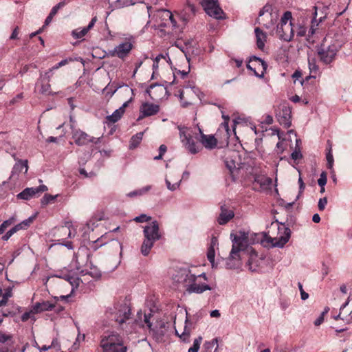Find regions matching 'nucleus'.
<instances>
[{"mask_svg":"<svg viewBox=\"0 0 352 352\" xmlns=\"http://www.w3.org/2000/svg\"><path fill=\"white\" fill-rule=\"evenodd\" d=\"M143 233L144 239L141 246V253L144 256H147L153 247L154 243L162 237L158 222L153 221L144 226Z\"/></svg>","mask_w":352,"mask_h":352,"instance_id":"f257e3e1","label":"nucleus"},{"mask_svg":"<svg viewBox=\"0 0 352 352\" xmlns=\"http://www.w3.org/2000/svg\"><path fill=\"white\" fill-rule=\"evenodd\" d=\"M226 155L229 153V157L225 160L226 168L228 170L232 182H236L239 179H245V165L239 162V155L235 151H230L226 148L224 151Z\"/></svg>","mask_w":352,"mask_h":352,"instance_id":"f03ea898","label":"nucleus"},{"mask_svg":"<svg viewBox=\"0 0 352 352\" xmlns=\"http://www.w3.org/2000/svg\"><path fill=\"white\" fill-rule=\"evenodd\" d=\"M102 352H126V347L123 345L122 339L116 333L103 336L100 341Z\"/></svg>","mask_w":352,"mask_h":352,"instance_id":"7ed1b4c3","label":"nucleus"},{"mask_svg":"<svg viewBox=\"0 0 352 352\" xmlns=\"http://www.w3.org/2000/svg\"><path fill=\"white\" fill-rule=\"evenodd\" d=\"M292 12L287 11L280 19V23L277 26L276 33L280 39L289 42L294 37V29L292 23Z\"/></svg>","mask_w":352,"mask_h":352,"instance_id":"20e7f679","label":"nucleus"},{"mask_svg":"<svg viewBox=\"0 0 352 352\" xmlns=\"http://www.w3.org/2000/svg\"><path fill=\"white\" fill-rule=\"evenodd\" d=\"M108 311L114 316L115 320L119 324L126 322L131 315V308L125 301L115 303L113 307L109 308Z\"/></svg>","mask_w":352,"mask_h":352,"instance_id":"39448f33","label":"nucleus"},{"mask_svg":"<svg viewBox=\"0 0 352 352\" xmlns=\"http://www.w3.org/2000/svg\"><path fill=\"white\" fill-rule=\"evenodd\" d=\"M72 129V138L74 143L78 146L88 145L89 143L98 144L100 142L101 138L91 136L80 129L75 128L73 124L70 126Z\"/></svg>","mask_w":352,"mask_h":352,"instance_id":"423d86ee","label":"nucleus"},{"mask_svg":"<svg viewBox=\"0 0 352 352\" xmlns=\"http://www.w3.org/2000/svg\"><path fill=\"white\" fill-rule=\"evenodd\" d=\"M272 7L271 5L266 4L260 10L257 21L259 24L265 28H271L276 22V15L272 13Z\"/></svg>","mask_w":352,"mask_h":352,"instance_id":"0eeeda50","label":"nucleus"},{"mask_svg":"<svg viewBox=\"0 0 352 352\" xmlns=\"http://www.w3.org/2000/svg\"><path fill=\"white\" fill-rule=\"evenodd\" d=\"M194 275L189 269L180 268L173 274L172 279L174 283L186 289L187 285L192 283Z\"/></svg>","mask_w":352,"mask_h":352,"instance_id":"6e6552de","label":"nucleus"},{"mask_svg":"<svg viewBox=\"0 0 352 352\" xmlns=\"http://www.w3.org/2000/svg\"><path fill=\"white\" fill-rule=\"evenodd\" d=\"M267 67V63L260 58L252 56L250 58L247 68L253 72L254 74L258 77L263 78Z\"/></svg>","mask_w":352,"mask_h":352,"instance_id":"1a4fd4ad","label":"nucleus"},{"mask_svg":"<svg viewBox=\"0 0 352 352\" xmlns=\"http://www.w3.org/2000/svg\"><path fill=\"white\" fill-rule=\"evenodd\" d=\"M337 49L334 45L326 46L322 44L317 50V53L320 60L325 64L333 61L336 55Z\"/></svg>","mask_w":352,"mask_h":352,"instance_id":"9d476101","label":"nucleus"},{"mask_svg":"<svg viewBox=\"0 0 352 352\" xmlns=\"http://www.w3.org/2000/svg\"><path fill=\"white\" fill-rule=\"evenodd\" d=\"M201 5L209 16L217 20L220 19L219 0H202Z\"/></svg>","mask_w":352,"mask_h":352,"instance_id":"9b49d317","label":"nucleus"},{"mask_svg":"<svg viewBox=\"0 0 352 352\" xmlns=\"http://www.w3.org/2000/svg\"><path fill=\"white\" fill-rule=\"evenodd\" d=\"M290 107L285 104H280L276 113V118L278 122L285 128H289L292 124Z\"/></svg>","mask_w":352,"mask_h":352,"instance_id":"f8f14e48","label":"nucleus"},{"mask_svg":"<svg viewBox=\"0 0 352 352\" xmlns=\"http://www.w3.org/2000/svg\"><path fill=\"white\" fill-rule=\"evenodd\" d=\"M199 134H195V138L206 148L212 149L217 144V140L213 135H206L203 133L199 126H197Z\"/></svg>","mask_w":352,"mask_h":352,"instance_id":"ddd939ff","label":"nucleus"},{"mask_svg":"<svg viewBox=\"0 0 352 352\" xmlns=\"http://www.w3.org/2000/svg\"><path fill=\"white\" fill-rule=\"evenodd\" d=\"M178 129L181 141L184 143L186 148L191 153H197L199 149L195 143L192 140L190 135L188 133V129L186 127L178 126Z\"/></svg>","mask_w":352,"mask_h":352,"instance_id":"4468645a","label":"nucleus"},{"mask_svg":"<svg viewBox=\"0 0 352 352\" xmlns=\"http://www.w3.org/2000/svg\"><path fill=\"white\" fill-rule=\"evenodd\" d=\"M177 96L179 97L183 107H187L191 104L192 100L197 96L195 87H186L184 90H179Z\"/></svg>","mask_w":352,"mask_h":352,"instance_id":"2eb2a0df","label":"nucleus"},{"mask_svg":"<svg viewBox=\"0 0 352 352\" xmlns=\"http://www.w3.org/2000/svg\"><path fill=\"white\" fill-rule=\"evenodd\" d=\"M201 276H205L204 274H199L198 276L194 275V278L192 280V283L188 284L186 290L188 293H196L201 294L206 290L210 289L208 285L200 283L197 281V279Z\"/></svg>","mask_w":352,"mask_h":352,"instance_id":"dca6fc26","label":"nucleus"},{"mask_svg":"<svg viewBox=\"0 0 352 352\" xmlns=\"http://www.w3.org/2000/svg\"><path fill=\"white\" fill-rule=\"evenodd\" d=\"M160 111V106L151 102H144L140 107V116L138 120L145 117L151 116L157 113Z\"/></svg>","mask_w":352,"mask_h":352,"instance_id":"f3484780","label":"nucleus"},{"mask_svg":"<svg viewBox=\"0 0 352 352\" xmlns=\"http://www.w3.org/2000/svg\"><path fill=\"white\" fill-rule=\"evenodd\" d=\"M47 187L45 185H41L36 188H26L22 192L17 195V198L24 200H29L43 192L47 191Z\"/></svg>","mask_w":352,"mask_h":352,"instance_id":"a211bd4d","label":"nucleus"},{"mask_svg":"<svg viewBox=\"0 0 352 352\" xmlns=\"http://www.w3.org/2000/svg\"><path fill=\"white\" fill-rule=\"evenodd\" d=\"M230 237L233 242L232 246L236 247L239 251H242L245 249L248 241V234L247 233L241 231L236 235L231 233Z\"/></svg>","mask_w":352,"mask_h":352,"instance_id":"6ab92c4d","label":"nucleus"},{"mask_svg":"<svg viewBox=\"0 0 352 352\" xmlns=\"http://www.w3.org/2000/svg\"><path fill=\"white\" fill-rule=\"evenodd\" d=\"M236 247L232 246L229 257L226 259V266L230 269L238 268L241 266L240 253Z\"/></svg>","mask_w":352,"mask_h":352,"instance_id":"aec40b11","label":"nucleus"},{"mask_svg":"<svg viewBox=\"0 0 352 352\" xmlns=\"http://www.w3.org/2000/svg\"><path fill=\"white\" fill-rule=\"evenodd\" d=\"M223 122L221 123V128H223L226 133V136L228 138H230L232 135L236 136V125L237 122L235 120H230L228 116H221Z\"/></svg>","mask_w":352,"mask_h":352,"instance_id":"412c9836","label":"nucleus"},{"mask_svg":"<svg viewBox=\"0 0 352 352\" xmlns=\"http://www.w3.org/2000/svg\"><path fill=\"white\" fill-rule=\"evenodd\" d=\"M291 231L288 228H284L283 234L275 238H270L268 240L273 247L283 248L289 241Z\"/></svg>","mask_w":352,"mask_h":352,"instance_id":"4be33fe9","label":"nucleus"},{"mask_svg":"<svg viewBox=\"0 0 352 352\" xmlns=\"http://www.w3.org/2000/svg\"><path fill=\"white\" fill-rule=\"evenodd\" d=\"M133 45L130 42H124L116 46L113 51V56L120 58L126 57L132 50Z\"/></svg>","mask_w":352,"mask_h":352,"instance_id":"5701e85b","label":"nucleus"},{"mask_svg":"<svg viewBox=\"0 0 352 352\" xmlns=\"http://www.w3.org/2000/svg\"><path fill=\"white\" fill-rule=\"evenodd\" d=\"M146 92L153 100H158L163 97L166 93V88L161 85H151Z\"/></svg>","mask_w":352,"mask_h":352,"instance_id":"b1692460","label":"nucleus"},{"mask_svg":"<svg viewBox=\"0 0 352 352\" xmlns=\"http://www.w3.org/2000/svg\"><path fill=\"white\" fill-rule=\"evenodd\" d=\"M132 101V97L122 104L118 109H116L111 115L107 117V120L111 123H115L118 121L123 113H124L125 108L129 105V102Z\"/></svg>","mask_w":352,"mask_h":352,"instance_id":"393cba45","label":"nucleus"},{"mask_svg":"<svg viewBox=\"0 0 352 352\" xmlns=\"http://www.w3.org/2000/svg\"><path fill=\"white\" fill-rule=\"evenodd\" d=\"M97 21V17H94L87 27L83 28L82 29H76L72 31V36L75 38H82L84 36L87 34V33L89 32V30L92 28L95 24V23Z\"/></svg>","mask_w":352,"mask_h":352,"instance_id":"a878e982","label":"nucleus"},{"mask_svg":"<svg viewBox=\"0 0 352 352\" xmlns=\"http://www.w3.org/2000/svg\"><path fill=\"white\" fill-rule=\"evenodd\" d=\"M24 169V173L26 174L28 170V162L27 160H18L14 165L11 177H14L16 174L19 175Z\"/></svg>","mask_w":352,"mask_h":352,"instance_id":"bb28decb","label":"nucleus"},{"mask_svg":"<svg viewBox=\"0 0 352 352\" xmlns=\"http://www.w3.org/2000/svg\"><path fill=\"white\" fill-rule=\"evenodd\" d=\"M349 302V298H348L347 301L341 306L340 313L333 317L336 320L341 319L347 324L352 322V311L349 314H345L344 311V308L348 305Z\"/></svg>","mask_w":352,"mask_h":352,"instance_id":"cd10ccee","label":"nucleus"},{"mask_svg":"<svg viewBox=\"0 0 352 352\" xmlns=\"http://www.w3.org/2000/svg\"><path fill=\"white\" fill-rule=\"evenodd\" d=\"M255 36L256 38V45L259 50H263L265 47V43L267 41V35L259 28L254 29Z\"/></svg>","mask_w":352,"mask_h":352,"instance_id":"c85d7f7f","label":"nucleus"},{"mask_svg":"<svg viewBox=\"0 0 352 352\" xmlns=\"http://www.w3.org/2000/svg\"><path fill=\"white\" fill-rule=\"evenodd\" d=\"M254 182L258 184L262 190H267L271 187L272 179L265 175H256L254 177Z\"/></svg>","mask_w":352,"mask_h":352,"instance_id":"c756f323","label":"nucleus"},{"mask_svg":"<svg viewBox=\"0 0 352 352\" xmlns=\"http://www.w3.org/2000/svg\"><path fill=\"white\" fill-rule=\"evenodd\" d=\"M218 246V238L217 236H213L211 239L210 245L208 250L207 257L212 266L214 265V247Z\"/></svg>","mask_w":352,"mask_h":352,"instance_id":"7c9ffc66","label":"nucleus"},{"mask_svg":"<svg viewBox=\"0 0 352 352\" xmlns=\"http://www.w3.org/2000/svg\"><path fill=\"white\" fill-rule=\"evenodd\" d=\"M54 307V305L49 301H43L41 302H36L32 307L34 309V311L38 314L43 311L52 310Z\"/></svg>","mask_w":352,"mask_h":352,"instance_id":"2f4dec72","label":"nucleus"},{"mask_svg":"<svg viewBox=\"0 0 352 352\" xmlns=\"http://www.w3.org/2000/svg\"><path fill=\"white\" fill-rule=\"evenodd\" d=\"M204 347L205 352H218V349H219L218 338L216 337L210 341H206L204 344Z\"/></svg>","mask_w":352,"mask_h":352,"instance_id":"473e14b6","label":"nucleus"},{"mask_svg":"<svg viewBox=\"0 0 352 352\" xmlns=\"http://www.w3.org/2000/svg\"><path fill=\"white\" fill-rule=\"evenodd\" d=\"M234 217L232 209L221 207V225L226 224Z\"/></svg>","mask_w":352,"mask_h":352,"instance_id":"72a5a7b5","label":"nucleus"},{"mask_svg":"<svg viewBox=\"0 0 352 352\" xmlns=\"http://www.w3.org/2000/svg\"><path fill=\"white\" fill-rule=\"evenodd\" d=\"M108 250H112V253L120 258L122 254V244L118 240H112L107 246Z\"/></svg>","mask_w":352,"mask_h":352,"instance_id":"f704fd0d","label":"nucleus"},{"mask_svg":"<svg viewBox=\"0 0 352 352\" xmlns=\"http://www.w3.org/2000/svg\"><path fill=\"white\" fill-rule=\"evenodd\" d=\"M84 275H89L93 278L97 280L101 277L102 273L97 266L90 263L89 269L85 270V274Z\"/></svg>","mask_w":352,"mask_h":352,"instance_id":"c9c22d12","label":"nucleus"},{"mask_svg":"<svg viewBox=\"0 0 352 352\" xmlns=\"http://www.w3.org/2000/svg\"><path fill=\"white\" fill-rule=\"evenodd\" d=\"M35 217H36V215L30 217L27 219L23 220L21 223H19L17 225H16L15 226H14L13 229L14 230V231L16 232L21 230H26L32 223Z\"/></svg>","mask_w":352,"mask_h":352,"instance_id":"e433bc0d","label":"nucleus"},{"mask_svg":"<svg viewBox=\"0 0 352 352\" xmlns=\"http://www.w3.org/2000/svg\"><path fill=\"white\" fill-rule=\"evenodd\" d=\"M74 59L72 58H65L60 61L58 63H57L56 65L53 66L52 68H50L47 72H45V75L48 78V81L50 80L51 78V73L56 69H58L60 67H63L65 65H67L69 62H72Z\"/></svg>","mask_w":352,"mask_h":352,"instance_id":"4c0bfd02","label":"nucleus"},{"mask_svg":"<svg viewBox=\"0 0 352 352\" xmlns=\"http://www.w3.org/2000/svg\"><path fill=\"white\" fill-rule=\"evenodd\" d=\"M143 134H144L143 132H140V133H138L137 134H135V135H133L131 138L130 145H129V148L131 149H133V148H135L136 147H138V146L140 144V142L142 140Z\"/></svg>","mask_w":352,"mask_h":352,"instance_id":"58836bf2","label":"nucleus"},{"mask_svg":"<svg viewBox=\"0 0 352 352\" xmlns=\"http://www.w3.org/2000/svg\"><path fill=\"white\" fill-rule=\"evenodd\" d=\"M153 336L157 342H162L166 333L164 325L162 326L160 329H152Z\"/></svg>","mask_w":352,"mask_h":352,"instance_id":"ea45409f","label":"nucleus"},{"mask_svg":"<svg viewBox=\"0 0 352 352\" xmlns=\"http://www.w3.org/2000/svg\"><path fill=\"white\" fill-rule=\"evenodd\" d=\"M159 15L162 16L164 19H168L172 23L173 27L176 26V21L173 18L172 13L167 10H160L158 11Z\"/></svg>","mask_w":352,"mask_h":352,"instance_id":"a19ab883","label":"nucleus"},{"mask_svg":"<svg viewBox=\"0 0 352 352\" xmlns=\"http://www.w3.org/2000/svg\"><path fill=\"white\" fill-rule=\"evenodd\" d=\"M327 144L329 146H330V151H329L326 154V159L327 161V166L329 169H332L333 165V162H334L333 157L332 155V144H331V141H329V140L327 141Z\"/></svg>","mask_w":352,"mask_h":352,"instance_id":"79ce46f5","label":"nucleus"},{"mask_svg":"<svg viewBox=\"0 0 352 352\" xmlns=\"http://www.w3.org/2000/svg\"><path fill=\"white\" fill-rule=\"evenodd\" d=\"M141 0H117L116 3L118 8H123L126 6L135 5L137 2H140Z\"/></svg>","mask_w":352,"mask_h":352,"instance_id":"37998d69","label":"nucleus"},{"mask_svg":"<svg viewBox=\"0 0 352 352\" xmlns=\"http://www.w3.org/2000/svg\"><path fill=\"white\" fill-rule=\"evenodd\" d=\"M37 313L34 311V309L32 307L30 311L25 312L21 316V320L23 322H26L29 319H32L34 321L36 320L34 316Z\"/></svg>","mask_w":352,"mask_h":352,"instance_id":"c03bdc74","label":"nucleus"},{"mask_svg":"<svg viewBox=\"0 0 352 352\" xmlns=\"http://www.w3.org/2000/svg\"><path fill=\"white\" fill-rule=\"evenodd\" d=\"M201 341V336H199L197 338H196L194 340L193 345L188 349V352H198Z\"/></svg>","mask_w":352,"mask_h":352,"instance_id":"a18cd8bd","label":"nucleus"},{"mask_svg":"<svg viewBox=\"0 0 352 352\" xmlns=\"http://www.w3.org/2000/svg\"><path fill=\"white\" fill-rule=\"evenodd\" d=\"M309 68L311 73L316 74L318 71V67L316 65V62L314 58H308Z\"/></svg>","mask_w":352,"mask_h":352,"instance_id":"49530a36","label":"nucleus"},{"mask_svg":"<svg viewBox=\"0 0 352 352\" xmlns=\"http://www.w3.org/2000/svg\"><path fill=\"white\" fill-rule=\"evenodd\" d=\"M12 291L10 289H8L4 294H3L2 299L0 300V307L5 306L8 300V298L12 296Z\"/></svg>","mask_w":352,"mask_h":352,"instance_id":"de8ad7c7","label":"nucleus"},{"mask_svg":"<svg viewBox=\"0 0 352 352\" xmlns=\"http://www.w3.org/2000/svg\"><path fill=\"white\" fill-rule=\"evenodd\" d=\"M175 333L184 342H187L189 340L190 338V332L189 331H187L186 329L179 333V331L175 329Z\"/></svg>","mask_w":352,"mask_h":352,"instance_id":"09e8293b","label":"nucleus"},{"mask_svg":"<svg viewBox=\"0 0 352 352\" xmlns=\"http://www.w3.org/2000/svg\"><path fill=\"white\" fill-rule=\"evenodd\" d=\"M14 221V219L13 217L10 218L8 220L4 221L1 225H0V234H3L6 229L10 226L13 222Z\"/></svg>","mask_w":352,"mask_h":352,"instance_id":"8fccbe9b","label":"nucleus"},{"mask_svg":"<svg viewBox=\"0 0 352 352\" xmlns=\"http://www.w3.org/2000/svg\"><path fill=\"white\" fill-rule=\"evenodd\" d=\"M47 281H50L51 283L58 284V285H60L62 282H65L70 285V283H69L68 280H63L60 277H58V276L48 278Z\"/></svg>","mask_w":352,"mask_h":352,"instance_id":"3c124183","label":"nucleus"},{"mask_svg":"<svg viewBox=\"0 0 352 352\" xmlns=\"http://www.w3.org/2000/svg\"><path fill=\"white\" fill-rule=\"evenodd\" d=\"M72 226V223L70 222H67L65 226H63L60 229V232L61 233H64L67 235L68 237H71V230L70 227Z\"/></svg>","mask_w":352,"mask_h":352,"instance_id":"603ef678","label":"nucleus"},{"mask_svg":"<svg viewBox=\"0 0 352 352\" xmlns=\"http://www.w3.org/2000/svg\"><path fill=\"white\" fill-rule=\"evenodd\" d=\"M56 196L45 194L41 199V204L43 205H47L54 201L56 199Z\"/></svg>","mask_w":352,"mask_h":352,"instance_id":"864d4df0","label":"nucleus"},{"mask_svg":"<svg viewBox=\"0 0 352 352\" xmlns=\"http://www.w3.org/2000/svg\"><path fill=\"white\" fill-rule=\"evenodd\" d=\"M151 219V217L150 216H147L145 214H142L141 215L138 216L135 218H134V221L136 222L142 223V222H147V221H150Z\"/></svg>","mask_w":352,"mask_h":352,"instance_id":"5fc2aeb1","label":"nucleus"},{"mask_svg":"<svg viewBox=\"0 0 352 352\" xmlns=\"http://www.w3.org/2000/svg\"><path fill=\"white\" fill-rule=\"evenodd\" d=\"M164 59L166 60V57L162 54H160L155 58L153 64V69L156 70L158 68V64L160 60Z\"/></svg>","mask_w":352,"mask_h":352,"instance_id":"6e6d98bb","label":"nucleus"},{"mask_svg":"<svg viewBox=\"0 0 352 352\" xmlns=\"http://www.w3.org/2000/svg\"><path fill=\"white\" fill-rule=\"evenodd\" d=\"M327 181V179L326 173L322 172L320 175V178L318 179V184L320 186H325Z\"/></svg>","mask_w":352,"mask_h":352,"instance_id":"4d7b16f0","label":"nucleus"},{"mask_svg":"<svg viewBox=\"0 0 352 352\" xmlns=\"http://www.w3.org/2000/svg\"><path fill=\"white\" fill-rule=\"evenodd\" d=\"M327 204V199L326 197L320 198L318 201V207L319 210L322 211L324 210L325 206Z\"/></svg>","mask_w":352,"mask_h":352,"instance_id":"13d9d810","label":"nucleus"},{"mask_svg":"<svg viewBox=\"0 0 352 352\" xmlns=\"http://www.w3.org/2000/svg\"><path fill=\"white\" fill-rule=\"evenodd\" d=\"M254 258H253V256H251L250 259L248 261V265L249 267V270L252 272H254L256 270L257 265L254 263Z\"/></svg>","mask_w":352,"mask_h":352,"instance_id":"bf43d9fd","label":"nucleus"},{"mask_svg":"<svg viewBox=\"0 0 352 352\" xmlns=\"http://www.w3.org/2000/svg\"><path fill=\"white\" fill-rule=\"evenodd\" d=\"M166 184L168 189L171 191L175 190L177 188H179V182H176L173 184H171V183L168 179H166Z\"/></svg>","mask_w":352,"mask_h":352,"instance_id":"052dcab7","label":"nucleus"},{"mask_svg":"<svg viewBox=\"0 0 352 352\" xmlns=\"http://www.w3.org/2000/svg\"><path fill=\"white\" fill-rule=\"evenodd\" d=\"M298 286L300 292L301 299L303 300H307L309 298V294L303 290L302 285L300 283H298Z\"/></svg>","mask_w":352,"mask_h":352,"instance_id":"680f3d73","label":"nucleus"},{"mask_svg":"<svg viewBox=\"0 0 352 352\" xmlns=\"http://www.w3.org/2000/svg\"><path fill=\"white\" fill-rule=\"evenodd\" d=\"M65 5V2H60L58 3L57 5H56L54 7L52 8V10H51V13H52V15H56L58 10L62 8L63 6H64Z\"/></svg>","mask_w":352,"mask_h":352,"instance_id":"e2e57ef3","label":"nucleus"},{"mask_svg":"<svg viewBox=\"0 0 352 352\" xmlns=\"http://www.w3.org/2000/svg\"><path fill=\"white\" fill-rule=\"evenodd\" d=\"M14 233H16V232L14 231V230L12 228H11L10 230H9L3 236H2V239L3 241H8Z\"/></svg>","mask_w":352,"mask_h":352,"instance_id":"0e129e2a","label":"nucleus"},{"mask_svg":"<svg viewBox=\"0 0 352 352\" xmlns=\"http://www.w3.org/2000/svg\"><path fill=\"white\" fill-rule=\"evenodd\" d=\"M12 338V336L5 334L0 331V342L5 343Z\"/></svg>","mask_w":352,"mask_h":352,"instance_id":"69168bd1","label":"nucleus"},{"mask_svg":"<svg viewBox=\"0 0 352 352\" xmlns=\"http://www.w3.org/2000/svg\"><path fill=\"white\" fill-rule=\"evenodd\" d=\"M50 80L48 81L47 80V84L45 85H43L41 87V93L43 94H50V85L49 83Z\"/></svg>","mask_w":352,"mask_h":352,"instance_id":"338daca9","label":"nucleus"},{"mask_svg":"<svg viewBox=\"0 0 352 352\" xmlns=\"http://www.w3.org/2000/svg\"><path fill=\"white\" fill-rule=\"evenodd\" d=\"M307 29L304 26L300 25L297 30V35L298 36H304L306 34Z\"/></svg>","mask_w":352,"mask_h":352,"instance_id":"774afa93","label":"nucleus"}]
</instances>
